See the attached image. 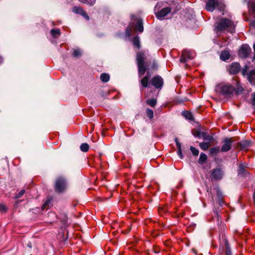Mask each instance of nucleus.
<instances>
[{"mask_svg":"<svg viewBox=\"0 0 255 255\" xmlns=\"http://www.w3.org/2000/svg\"><path fill=\"white\" fill-rule=\"evenodd\" d=\"M251 50V48L248 45H243L239 49L238 55L241 58H247L250 54Z\"/></svg>","mask_w":255,"mask_h":255,"instance_id":"7","label":"nucleus"},{"mask_svg":"<svg viewBox=\"0 0 255 255\" xmlns=\"http://www.w3.org/2000/svg\"><path fill=\"white\" fill-rule=\"evenodd\" d=\"M223 8L224 5L221 0H208L206 5V9L209 11H213L215 8L221 10Z\"/></svg>","mask_w":255,"mask_h":255,"instance_id":"3","label":"nucleus"},{"mask_svg":"<svg viewBox=\"0 0 255 255\" xmlns=\"http://www.w3.org/2000/svg\"><path fill=\"white\" fill-rule=\"evenodd\" d=\"M217 196L219 205L222 206V203L223 202V196L222 192L219 190L217 191Z\"/></svg>","mask_w":255,"mask_h":255,"instance_id":"21","label":"nucleus"},{"mask_svg":"<svg viewBox=\"0 0 255 255\" xmlns=\"http://www.w3.org/2000/svg\"><path fill=\"white\" fill-rule=\"evenodd\" d=\"M252 25L254 26H255V21H254L252 23Z\"/></svg>","mask_w":255,"mask_h":255,"instance_id":"49","label":"nucleus"},{"mask_svg":"<svg viewBox=\"0 0 255 255\" xmlns=\"http://www.w3.org/2000/svg\"><path fill=\"white\" fill-rule=\"evenodd\" d=\"M100 79L103 82H107L110 80V75L107 73H102L100 76Z\"/></svg>","mask_w":255,"mask_h":255,"instance_id":"22","label":"nucleus"},{"mask_svg":"<svg viewBox=\"0 0 255 255\" xmlns=\"http://www.w3.org/2000/svg\"><path fill=\"white\" fill-rule=\"evenodd\" d=\"M3 60L2 57L0 56V64H1L2 63Z\"/></svg>","mask_w":255,"mask_h":255,"instance_id":"48","label":"nucleus"},{"mask_svg":"<svg viewBox=\"0 0 255 255\" xmlns=\"http://www.w3.org/2000/svg\"><path fill=\"white\" fill-rule=\"evenodd\" d=\"M223 173L222 170L219 168L214 169L212 171L211 178L216 180H220L222 178Z\"/></svg>","mask_w":255,"mask_h":255,"instance_id":"10","label":"nucleus"},{"mask_svg":"<svg viewBox=\"0 0 255 255\" xmlns=\"http://www.w3.org/2000/svg\"><path fill=\"white\" fill-rule=\"evenodd\" d=\"M151 84L157 89H161L163 85V79L158 75L154 76L151 81Z\"/></svg>","mask_w":255,"mask_h":255,"instance_id":"6","label":"nucleus"},{"mask_svg":"<svg viewBox=\"0 0 255 255\" xmlns=\"http://www.w3.org/2000/svg\"><path fill=\"white\" fill-rule=\"evenodd\" d=\"M233 140L231 138H226L223 141V145L221 148L222 152H227L231 149Z\"/></svg>","mask_w":255,"mask_h":255,"instance_id":"8","label":"nucleus"},{"mask_svg":"<svg viewBox=\"0 0 255 255\" xmlns=\"http://www.w3.org/2000/svg\"><path fill=\"white\" fill-rule=\"evenodd\" d=\"M177 153L178 155L180 156V158H183V155L182 153L181 149H178Z\"/></svg>","mask_w":255,"mask_h":255,"instance_id":"42","label":"nucleus"},{"mask_svg":"<svg viewBox=\"0 0 255 255\" xmlns=\"http://www.w3.org/2000/svg\"><path fill=\"white\" fill-rule=\"evenodd\" d=\"M207 159V156L204 153H201L200 155L198 162L200 164H204Z\"/></svg>","mask_w":255,"mask_h":255,"instance_id":"20","label":"nucleus"},{"mask_svg":"<svg viewBox=\"0 0 255 255\" xmlns=\"http://www.w3.org/2000/svg\"><path fill=\"white\" fill-rule=\"evenodd\" d=\"M226 255H232L231 250L227 246L226 251Z\"/></svg>","mask_w":255,"mask_h":255,"instance_id":"40","label":"nucleus"},{"mask_svg":"<svg viewBox=\"0 0 255 255\" xmlns=\"http://www.w3.org/2000/svg\"><path fill=\"white\" fill-rule=\"evenodd\" d=\"M67 187L66 180L62 177L57 178L55 181V189L58 193L64 192Z\"/></svg>","mask_w":255,"mask_h":255,"instance_id":"4","label":"nucleus"},{"mask_svg":"<svg viewBox=\"0 0 255 255\" xmlns=\"http://www.w3.org/2000/svg\"><path fill=\"white\" fill-rule=\"evenodd\" d=\"M248 67L247 66H245L244 69H243L242 73L243 75H248V78L250 82L255 79V69L251 71L249 73L247 72Z\"/></svg>","mask_w":255,"mask_h":255,"instance_id":"13","label":"nucleus"},{"mask_svg":"<svg viewBox=\"0 0 255 255\" xmlns=\"http://www.w3.org/2000/svg\"><path fill=\"white\" fill-rule=\"evenodd\" d=\"M244 90V89L242 87H239L236 90H235L234 92H236V93L238 94H240Z\"/></svg>","mask_w":255,"mask_h":255,"instance_id":"38","label":"nucleus"},{"mask_svg":"<svg viewBox=\"0 0 255 255\" xmlns=\"http://www.w3.org/2000/svg\"><path fill=\"white\" fill-rule=\"evenodd\" d=\"M201 136L204 140H207L211 142L214 140L213 136L206 132H202Z\"/></svg>","mask_w":255,"mask_h":255,"instance_id":"18","label":"nucleus"},{"mask_svg":"<svg viewBox=\"0 0 255 255\" xmlns=\"http://www.w3.org/2000/svg\"><path fill=\"white\" fill-rule=\"evenodd\" d=\"M136 29L139 32H142L143 31V26L141 19H138L136 25Z\"/></svg>","mask_w":255,"mask_h":255,"instance_id":"19","label":"nucleus"},{"mask_svg":"<svg viewBox=\"0 0 255 255\" xmlns=\"http://www.w3.org/2000/svg\"><path fill=\"white\" fill-rule=\"evenodd\" d=\"M89 149V145L86 143H82L80 146V149L83 152H87Z\"/></svg>","mask_w":255,"mask_h":255,"instance_id":"29","label":"nucleus"},{"mask_svg":"<svg viewBox=\"0 0 255 255\" xmlns=\"http://www.w3.org/2000/svg\"><path fill=\"white\" fill-rule=\"evenodd\" d=\"M216 90L225 97H230L233 95L235 89L230 84H225L218 85Z\"/></svg>","mask_w":255,"mask_h":255,"instance_id":"2","label":"nucleus"},{"mask_svg":"<svg viewBox=\"0 0 255 255\" xmlns=\"http://www.w3.org/2000/svg\"><path fill=\"white\" fill-rule=\"evenodd\" d=\"M240 169L241 171H242V170H243V166L242 164H241L240 165Z\"/></svg>","mask_w":255,"mask_h":255,"instance_id":"47","label":"nucleus"},{"mask_svg":"<svg viewBox=\"0 0 255 255\" xmlns=\"http://www.w3.org/2000/svg\"><path fill=\"white\" fill-rule=\"evenodd\" d=\"M130 31H131V28L130 27H128L126 30V34L128 35H129L130 33Z\"/></svg>","mask_w":255,"mask_h":255,"instance_id":"45","label":"nucleus"},{"mask_svg":"<svg viewBox=\"0 0 255 255\" xmlns=\"http://www.w3.org/2000/svg\"><path fill=\"white\" fill-rule=\"evenodd\" d=\"M253 100H252V105L254 109H255V93L252 94Z\"/></svg>","mask_w":255,"mask_h":255,"instance_id":"39","label":"nucleus"},{"mask_svg":"<svg viewBox=\"0 0 255 255\" xmlns=\"http://www.w3.org/2000/svg\"><path fill=\"white\" fill-rule=\"evenodd\" d=\"M177 147L178 148V149H181V144L178 141L177 139H175Z\"/></svg>","mask_w":255,"mask_h":255,"instance_id":"43","label":"nucleus"},{"mask_svg":"<svg viewBox=\"0 0 255 255\" xmlns=\"http://www.w3.org/2000/svg\"><path fill=\"white\" fill-rule=\"evenodd\" d=\"M83 11V8L80 6H74L73 8V11L76 13L81 14Z\"/></svg>","mask_w":255,"mask_h":255,"instance_id":"27","label":"nucleus"},{"mask_svg":"<svg viewBox=\"0 0 255 255\" xmlns=\"http://www.w3.org/2000/svg\"><path fill=\"white\" fill-rule=\"evenodd\" d=\"M86 19L89 20L90 19V17L87 13L84 10L83 12L81 14Z\"/></svg>","mask_w":255,"mask_h":255,"instance_id":"37","label":"nucleus"},{"mask_svg":"<svg viewBox=\"0 0 255 255\" xmlns=\"http://www.w3.org/2000/svg\"><path fill=\"white\" fill-rule=\"evenodd\" d=\"M211 146V142H202L199 143V147L203 150H207Z\"/></svg>","mask_w":255,"mask_h":255,"instance_id":"17","label":"nucleus"},{"mask_svg":"<svg viewBox=\"0 0 255 255\" xmlns=\"http://www.w3.org/2000/svg\"><path fill=\"white\" fill-rule=\"evenodd\" d=\"M220 151V147H212L210 149V154L211 155H216L217 153H218Z\"/></svg>","mask_w":255,"mask_h":255,"instance_id":"23","label":"nucleus"},{"mask_svg":"<svg viewBox=\"0 0 255 255\" xmlns=\"http://www.w3.org/2000/svg\"><path fill=\"white\" fill-rule=\"evenodd\" d=\"M183 115L187 119H188L190 120H191L193 119V116H192L191 113L189 112H187V111L185 112H184Z\"/></svg>","mask_w":255,"mask_h":255,"instance_id":"32","label":"nucleus"},{"mask_svg":"<svg viewBox=\"0 0 255 255\" xmlns=\"http://www.w3.org/2000/svg\"><path fill=\"white\" fill-rule=\"evenodd\" d=\"M146 103L151 107H154L157 104V100L155 99H151L146 101Z\"/></svg>","mask_w":255,"mask_h":255,"instance_id":"26","label":"nucleus"},{"mask_svg":"<svg viewBox=\"0 0 255 255\" xmlns=\"http://www.w3.org/2000/svg\"><path fill=\"white\" fill-rule=\"evenodd\" d=\"M240 65L238 63H233L229 67L228 70L230 74H235L239 72Z\"/></svg>","mask_w":255,"mask_h":255,"instance_id":"11","label":"nucleus"},{"mask_svg":"<svg viewBox=\"0 0 255 255\" xmlns=\"http://www.w3.org/2000/svg\"><path fill=\"white\" fill-rule=\"evenodd\" d=\"M190 149L194 155L197 156L199 154V151L198 149L196 148L195 147L192 146H190Z\"/></svg>","mask_w":255,"mask_h":255,"instance_id":"31","label":"nucleus"},{"mask_svg":"<svg viewBox=\"0 0 255 255\" xmlns=\"http://www.w3.org/2000/svg\"><path fill=\"white\" fill-rule=\"evenodd\" d=\"M50 33L53 37H57L60 34V30L59 29H52L50 30Z\"/></svg>","mask_w":255,"mask_h":255,"instance_id":"25","label":"nucleus"},{"mask_svg":"<svg viewBox=\"0 0 255 255\" xmlns=\"http://www.w3.org/2000/svg\"><path fill=\"white\" fill-rule=\"evenodd\" d=\"M25 193V190H21L16 195L15 198H19L21 197Z\"/></svg>","mask_w":255,"mask_h":255,"instance_id":"36","label":"nucleus"},{"mask_svg":"<svg viewBox=\"0 0 255 255\" xmlns=\"http://www.w3.org/2000/svg\"><path fill=\"white\" fill-rule=\"evenodd\" d=\"M195 57V54L193 51L188 50H184L180 58V61L184 63L190 59H192Z\"/></svg>","mask_w":255,"mask_h":255,"instance_id":"5","label":"nucleus"},{"mask_svg":"<svg viewBox=\"0 0 255 255\" xmlns=\"http://www.w3.org/2000/svg\"><path fill=\"white\" fill-rule=\"evenodd\" d=\"M79 1L89 4L90 5H93L96 2V0H78Z\"/></svg>","mask_w":255,"mask_h":255,"instance_id":"30","label":"nucleus"},{"mask_svg":"<svg viewBox=\"0 0 255 255\" xmlns=\"http://www.w3.org/2000/svg\"><path fill=\"white\" fill-rule=\"evenodd\" d=\"M230 52L228 50H223L221 52L220 54V59L223 61H226L230 57Z\"/></svg>","mask_w":255,"mask_h":255,"instance_id":"16","label":"nucleus"},{"mask_svg":"<svg viewBox=\"0 0 255 255\" xmlns=\"http://www.w3.org/2000/svg\"><path fill=\"white\" fill-rule=\"evenodd\" d=\"M137 64L144 63V54L143 52H138L136 54Z\"/></svg>","mask_w":255,"mask_h":255,"instance_id":"14","label":"nucleus"},{"mask_svg":"<svg viewBox=\"0 0 255 255\" xmlns=\"http://www.w3.org/2000/svg\"><path fill=\"white\" fill-rule=\"evenodd\" d=\"M81 55V52L79 49H75L73 52V56L76 57H78Z\"/></svg>","mask_w":255,"mask_h":255,"instance_id":"34","label":"nucleus"},{"mask_svg":"<svg viewBox=\"0 0 255 255\" xmlns=\"http://www.w3.org/2000/svg\"><path fill=\"white\" fill-rule=\"evenodd\" d=\"M150 78V75L149 74V72H148L147 73L146 75L144 76L140 81V83H141V85L142 86L141 90H143V88H147L149 87L150 82L149 80Z\"/></svg>","mask_w":255,"mask_h":255,"instance_id":"9","label":"nucleus"},{"mask_svg":"<svg viewBox=\"0 0 255 255\" xmlns=\"http://www.w3.org/2000/svg\"><path fill=\"white\" fill-rule=\"evenodd\" d=\"M154 67H155V66L154 64H153V69L154 68ZM155 68H156V67H155Z\"/></svg>","mask_w":255,"mask_h":255,"instance_id":"50","label":"nucleus"},{"mask_svg":"<svg viewBox=\"0 0 255 255\" xmlns=\"http://www.w3.org/2000/svg\"><path fill=\"white\" fill-rule=\"evenodd\" d=\"M192 133L195 136L198 137H201V134H202V133H201L199 131L196 130H193Z\"/></svg>","mask_w":255,"mask_h":255,"instance_id":"35","label":"nucleus"},{"mask_svg":"<svg viewBox=\"0 0 255 255\" xmlns=\"http://www.w3.org/2000/svg\"><path fill=\"white\" fill-rule=\"evenodd\" d=\"M49 200H47L45 202V203H44V204L43 205V206L42 207V209H44L46 206L49 204Z\"/></svg>","mask_w":255,"mask_h":255,"instance_id":"44","label":"nucleus"},{"mask_svg":"<svg viewBox=\"0 0 255 255\" xmlns=\"http://www.w3.org/2000/svg\"><path fill=\"white\" fill-rule=\"evenodd\" d=\"M235 25L234 22L227 18H222L219 22L216 23L215 30L217 32L224 31L233 33L235 31Z\"/></svg>","mask_w":255,"mask_h":255,"instance_id":"1","label":"nucleus"},{"mask_svg":"<svg viewBox=\"0 0 255 255\" xmlns=\"http://www.w3.org/2000/svg\"><path fill=\"white\" fill-rule=\"evenodd\" d=\"M170 11L171 8L170 7H165L162 9L160 11L157 12L156 13V16L158 19H161L168 13H170Z\"/></svg>","mask_w":255,"mask_h":255,"instance_id":"12","label":"nucleus"},{"mask_svg":"<svg viewBox=\"0 0 255 255\" xmlns=\"http://www.w3.org/2000/svg\"><path fill=\"white\" fill-rule=\"evenodd\" d=\"M6 210L5 206L4 205H0V211L5 212Z\"/></svg>","mask_w":255,"mask_h":255,"instance_id":"41","label":"nucleus"},{"mask_svg":"<svg viewBox=\"0 0 255 255\" xmlns=\"http://www.w3.org/2000/svg\"><path fill=\"white\" fill-rule=\"evenodd\" d=\"M132 42L133 45L137 48H139L140 47V42L138 37L135 36L133 38Z\"/></svg>","mask_w":255,"mask_h":255,"instance_id":"28","label":"nucleus"},{"mask_svg":"<svg viewBox=\"0 0 255 255\" xmlns=\"http://www.w3.org/2000/svg\"><path fill=\"white\" fill-rule=\"evenodd\" d=\"M248 6L250 10L255 12V0H250L248 2Z\"/></svg>","mask_w":255,"mask_h":255,"instance_id":"24","label":"nucleus"},{"mask_svg":"<svg viewBox=\"0 0 255 255\" xmlns=\"http://www.w3.org/2000/svg\"><path fill=\"white\" fill-rule=\"evenodd\" d=\"M137 67L139 76L141 77L144 74L146 70V68L145 66L144 63L138 64Z\"/></svg>","mask_w":255,"mask_h":255,"instance_id":"15","label":"nucleus"},{"mask_svg":"<svg viewBox=\"0 0 255 255\" xmlns=\"http://www.w3.org/2000/svg\"><path fill=\"white\" fill-rule=\"evenodd\" d=\"M146 113V115H147V117L149 118H150V119H152L153 118V111L152 110L149 109H147Z\"/></svg>","mask_w":255,"mask_h":255,"instance_id":"33","label":"nucleus"},{"mask_svg":"<svg viewBox=\"0 0 255 255\" xmlns=\"http://www.w3.org/2000/svg\"><path fill=\"white\" fill-rule=\"evenodd\" d=\"M253 199H254V204H255V191H254V195H253Z\"/></svg>","mask_w":255,"mask_h":255,"instance_id":"46","label":"nucleus"}]
</instances>
